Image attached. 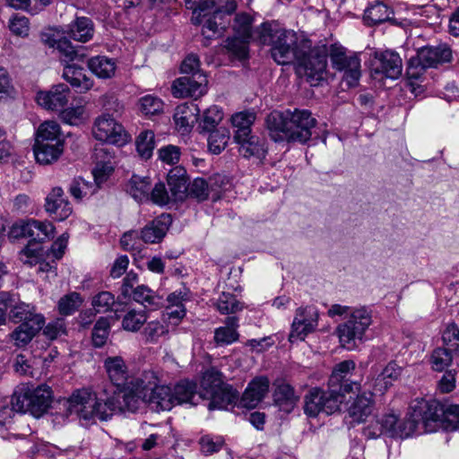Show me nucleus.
<instances>
[{
    "instance_id": "nucleus-1",
    "label": "nucleus",
    "mask_w": 459,
    "mask_h": 459,
    "mask_svg": "<svg viewBox=\"0 0 459 459\" xmlns=\"http://www.w3.org/2000/svg\"><path fill=\"white\" fill-rule=\"evenodd\" d=\"M266 127L274 142L306 143L311 138L316 119L307 109L273 111L266 117Z\"/></svg>"
},
{
    "instance_id": "nucleus-2",
    "label": "nucleus",
    "mask_w": 459,
    "mask_h": 459,
    "mask_svg": "<svg viewBox=\"0 0 459 459\" xmlns=\"http://www.w3.org/2000/svg\"><path fill=\"white\" fill-rule=\"evenodd\" d=\"M186 4L193 10L192 22L195 24L203 23V34L206 38L224 30L228 24L224 21L225 16L237 9L235 0H186Z\"/></svg>"
},
{
    "instance_id": "nucleus-3",
    "label": "nucleus",
    "mask_w": 459,
    "mask_h": 459,
    "mask_svg": "<svg viewBox=\"0 0 459 459\" xmlns=\"http://www.w3.org/2000/svg\"><path fill=\"white\" fill-rule=\"evenodd\" d=\"M201 387L203 401H209V410H224L238 400V393L231 385L225 384L222 374L213 368L204 373Z\"/></svg>"
},
{
    "instance_id": "nucleus-4",
    "label": "nucleus",
    "mask_w": 459,
    "mask_h": 459,
    "mask_svg": "<svg viewBox=\"0 0 459 459\" xmlns=\"http://www.w3.org/2000/svg\"><path fill=\"white\" fill-rule=\"evenodd\" d=\"M372 322V311L368 307H359L351 310L346 321L336 327L342 346L349 351L355 350L357 342H362Z\"/></svg>"
},
{
    "instance_id": "nucleus-5",
    "label": "nucleus",
    "mask_w": 459,
    "mask_h": 459,
    "mask_svg": "<svg viewBox=\"0 0 459 459\" xmlns=\"http://www.w3.org/2000/svg\"><path fill=\"white\" fill-rule=\"evenodd\" d=\"M345 401V394L329 385L327 390L313 387L304 396V412L311 418L321 412L330 415L341 411Z\"/></svg>"
},
{
    "instance_id": "nucleus-6",
    "label": "nucleus",
    "mask_w": 459,
    "mask_h": 459,
    "mask_svg": "<svg viewBox=\"0 0 459 459\" xmlns=\"http://www.w3.org/2000/svg\"><path fill=\"white\" fill-rule=\"evenodd\" d=\"M136 386L145 390V403L152 410L169 411L173 406L172 389L169 385H159V378L153 371H143L139 376Z\"/></svg>"
},
{
    "instance_id": "nucleus-7",
    "label": "nucleus",
    "mask_w": 459,
    "mask_h": 459,
    "mask_svg": "<svg viewBox=\"0 0 459 459\" xmlns=\"http://www.w3.org/2000/svg\"><path fill=\"white\" fill-rule=\"evenodd\" d=\"M66 415L76 414L80 419L90 420L98 418L107 420L110 418V411H101L98 398L86 389L75 391L72 396L64 402Z\"/></svg>"
},
{
    "instance_id": "nucleus-8",
    "label": "nucleus",
    "mask_w": 459,
    "mask_h": 459,
    "mask_svg": "<svg viewBox=\"0 0 459 459\" xmlns=\"http://www.w3.org/2000/svg\"><path fill=\"white\" fill-rule=\"evenodd\" d=\"M52 391L46 385L33 389L15 393L12 398L13 410L18 412H30L35 417L41 416L49 407Z\"/></svg>"
},
{
    "instance_id": "nucleus-9",
    "label": "nucleus",
    "mask_w": 459,
    "mask_h": 459,
    "mask_svg": "<svg viewBox=\"0 0 459 459\" xmlns=\"http://www.w3.org/2000/svg\"><path fill=\"white\" fill-rule=\"evenodd\" d=\"M452 50L446 45L426 47L421 48L415 57L408 63L406 74L410 79H419L426 68L437 67L443 63L450 62Z\"/></svg>"
},
{
    "instance_id": "nucleus-10",
    "label": "nucleus",
    "mask_w": 459,
    "mask_h": 459,
    "mask_svg": "<svg viewBox=\"0 0 459 459\" xmlns=\"http://www.w3.org/2000/svg\"><path fill=\"white\" fill-rule=\"evenodd\" d=\"M332 66L343 72V81L350 87L358 84L360 78V59L357 55H347V50L341 45L333 44L329 49Z\"/></svg>"
},
{
    "instance_id": "nucleus-11",
    "label": "nucleus",
    "mask_w": 459,
    "mask_h": 459,
    "mask_svg": "<svg viewBox=\"0 0 459 459\" xmlns=\"http://www.w3.org/2000/svg\"><path fill=\"white\" fill-rule=\"evenodd\" d=\"M319 313L314 306L299 307L290 325L289 341L290 342H301L314 333L318 327Z\"/></svg>"
},
{
    "instance_id": "nucleus-12",
    "label": "nucleus",
    "mask_w": 459,
    "mask_h": 459,
    "mask_svg": "<svg viewBox=\"0 0 459 459\" xmlns=\"http://www.w3.org/2000/svg\"><path fill=\"white\" fill-rule=\"evenodd\" d=\"M257 39L263 45L274 47H297L296 32L281 28L275 22H264L256 30Z\"/></svg>"
},
{
    "instance_id": "nucleus-13",
    "label": "nucleus",
    "mask_w": 459,
    "mask_h": 459,
    "mask_svg": "<svg viewBox=\"0 0 459 459\" xmlns=\"http://www.w3.org/2000/svg\"><path fill=\"white\" fill-rule=\"evenodd\" d=\"M93 134L97 140L109 144L124 145L129 140L122 125L109 115H103L96 120Z\"/></svg>"
},
{
    "instance_id": "nucleus-14",
    "label": "nucleus",
    "mask_w": 459,
    "mask_h": 459,
    "mask_svg": "<svg viewBox=\"0 0 459 459\" xmlns=\"http://www.w3.org/2000/svg\"><path fill=\"white\" fill-rule=\"evenodd\" d=\"M299 65L303 68L307 80L316 85L323 80L327 65V50L325 48H315L307 54L299 56Z\"/></svg>"
},
{
    "instance_id": "nucleus-15",
    "label": "nucleus",
    "mask_w": 459,
    "mask_h": 459,
    "mask_svg": "<svg viewBox=\"0 0 459 459\" xmlns=\"http://www.w3.org/2000/svg\"><path fill=\"white\" fill-rule=\"evenodd\" d=\"M355 370V362L353 360H344L338 363L329 378V385L337 388L345 395L355 393L359 390V384L351 379Z\"/></svg>"
},
{
    "instance_id": "nucleus-16",
    "label": "nucleus",
    "mask_w": 459,
    "mask_h": 459,
    "mask_svg": "<svg viewBox=\"0 0 459 459\" xmlns=\"http://www.w3.org/2000/svg\"><path fill=\"white\" fill-rule=\"evenodd\" d=\"M138 381L139 377H134L123 385V389L118 393L114 392L117 403L121 406V411H118V412H134L142 403H145V390L136 386Z\"/></svg>"
},
{
    "instance_id": "nucleus-17",
    "label": "nucleus",
    "mask_w": 459,
    "mask_h": 459,
    "mask_svg": "<svg viewBox=\"0 0 459 459\" xmlns=\"http://www.w3.org/2000/svg\"><path fill=\"white\" fill-rule=\"evenodd\" d=\"M95 167L92 170L94 182L100 186L114 170V151L105 144L96 146L93 152Z\"/></svg>"
},
{
    "instance_id": "nucleus-18",
    "label": "nucleus",
    "mask_w": 459,
    "mask_h": 459,
    "mask_svg": "<svg viewBox=\"0 0 459 459\" xmlns=\"http://www.w3.org/2000/svg\"><path fill=\"white\" fill-rule=\"evenodd\" d=\"M376 62L372 72L390 79H397L402 74L403 64L398 54L393 51L376 53Z\"/></svg>"
},
{
    "instance_id": "nucleus-19",
    "label": "nucleus",
    "mask_w": 459,
    "mask_h": 459,
    "mask_svg": "<svg viewBox=\"0 0 459 459\" xmlns=\"http://www.w3.org/2000/svg\"><path fill=\"white\" fill-rule=\"evenodd\" d=\"M206 82L204 74L183 76L173 82L172 93L177 98H197L204 93Z\"/></svg>"
},
{
    "instance_id": "nucleus-20",
    "label": "nucleus",
    "mask_w": 459,
    "mask_h": 459,
    "mask_svg": "<svg viewBox=\"0 0 459 459\" xmlns=\"http://www.w3.org/2000/svg\"><path fill=\"white\" fill-rule=\"evenodd\" d=\"M269 386L270 381L267 377H255L243 393L239 405L247 409L255 408L268 394Z\"/></svg>"
},
{
    "instance_id": "nucleus-21",
    "label": "nucleus",
    "mask_w": 459,
    "mask_h": 459,
    "mask_svg": "<svg viewBox=\"0 0 459 459\" xmlns=\"http://www.w3.org/2000/svg\"><path fill=\"white\" fill-rule=\"evenodd\" d=\"M70 90L65 84L53 86L48 91H39L37 94V102L48 110H61L68 102Z\"/></svg>"
},
{
    "instance_id": "nucleus-22",
    "label": "nucleus",
    "mask_w": 459,
    "mask_h": 459,
    "mask_svg": "<svg viewBox=\"0 0 459 459\" xmlns=\"http://www.w3.org/2000/svg\"><path fill=\"white\" fill-rule=\"evenodd\" d=\"M171 222V216L162 213L142 229L140 238L147 244L160 243L166 236Z\"/></svg>"
},
{
    "instance_id": "nucleus-23",
    "label": "nucleus",
    "mask_w": 459,
    "mask_h": 459,
    "mask_svg": "<svg viewBox=\"0 0 459 459\" xmlns=\"http://www.w3.org/2000/svg\"><path fill=\"white\" fill-rule=\"evenodd\" d=\"M46 211L57 221H65L73 212L68 200L64 196L61 187H54L46 197Z\"/></svg>"
},
{
    "instance_id": "nucleus-24",
    "label": "nucleus",
    "mask_w": 459,
    "mask_h": 459,
    "mask_svg": "<svg viewBox=\"0 0 459 459\" xmlns=\"http://www.w3.org/2000/svg\"><path fill=\"white\" fill-rule=\"evenodd\" d=\"M410 409L413 411V416L418 418V422H422L426 426L429 422L445 420L446 409L437 403H429L424 399L415 400Z\"/></svg>"
},
{
    "instance_id": "nucleus-25",
    "label": "nucleus",
    "mask_w": 459,
    "mask_h": 459,
    "mask_svg": "<svg viewBox=\"0 0 459 459\" xmlns=\"http://www.w3.org/2000/svg\"><path fill=\"white\" fill-rule=\"evenodd\" d=\"M95 32L94 23L88 17H76L66 25L64 33L71 39L86 43L92 39Z\"/></svg>"
},
{
    "instance_id": "nucleus-26",
    "label": "nucleus",
    "mask_w": 459,
    "mask_h": 459,
    "mask_svg": "<svg viewBox=\"0 0 459 459\" xmlns=\"http://www.w3.org/2000/svg\"><path fill=\"white\" fill-rule=\"evenodd\" d=\"M373 406V394L371 392H364L358 394L346 410L354 422L360 423L365 421L372 413Z\"/></svg>"
},
{
    "instance_id": "nucleus-27",
    "label": "nucleus",
    "mask_w": 459,
    "mask_h": 459,
    "mask_svg": "<svg viewBox=\"0 0 459 459\" xmlns=\"http://www.w3.org/2000/svg\"><path fill=\"white\" fill-rule=\"evenodd\" d=\"M275 389L273 394V403L286 413H290L299 400L294 388L284 381H279L274 384Z\"/></svg>"
},
{
    "instance_id": "nucleus-28",
    "label": "nucleus",
    "mask_w": 459,
    "mask_h": 459,
    "mask_svg": "<svg viewBox=\"0 0 459 459\" xmlns=\"http://www.w3.org/2000/svg\"><path fill=\"white\" fill-rule=\"evenodd\" d=\"M200 108L194 102L185 103L177 107L174 121L178 131L188 133L198 119Z\"/></svg>"
},
{
    "instance_id": "nucleus-29",
    "label": "nucleus",
    "mask_w": 459,
    "mask_h": 459,
    "mask_svg": "<svg viewBox=\"0 0 459 459\" xmlns=\"http://www.w3.org/2000/svg\"><path fill=\"white\" fill-rule=\"evenodd\" d=\"M197 385L194 382L183 380L172 389L173 404L189 403L196 405L203 401L202 391L196 392Z\"/></svg>"
},
{
    "instance_id": "nucleus-30",
    "label": "nucleus",
    "mask_w": 459,
    "mask_h": 459,
    "mask_svg": "<svg viewBox=\"0 0 459 459\" xmlns=\"http://www.w3.org/2000/svg\"><path fill=\"white\" fill-rule=\"evenodd\" d=\"M168 185L173 200H183L187 195L188 179L182 167L171 169L168 174Z\"/></svg>"
},
{
    "instance_id": "nucleus-31",
    "label": "nucleus",
    "mask_w": 459,
    "mask_h": 459,
    "mask_svg": "<svg viewBox=\"0 0 459 459\" xmlns=\"http://www.w3.org/2000/svg\"><path fill=\"white\" fill-rule=\"evenodd\" d=\"M45 324L43 316H35L26 323H22L12 333V338L15 341L17 346L28 344Z\"/></svg>"
},
{
    "instance_id": "nucleus-32",
    "label": "nucleus",
    "mask_w": 459,
    "mask_h": 459,
    "mask_svg": "<svg viewBox=\"0 0 459 459\" xmlns=\"http://www.w3.org/2000/svg\"><path fill=\"white\" fill-rule=\"evenodd\" d=\"M234 140L238 144V152L243 157H256L258 159L264 157L266 152L265 143L260 137L248 134L247 137Z\"/></svg>"
},
{
    "instance_id": "nucleus-33",
    "label": "nucleus",
    "mask_w": 459,
    "mask_h": 459,
    "mask_svg": "<svg viewBox=\"0 0 459 459\" xmlns=\"http://www.w3.org/2000/svg\"><path fill=\"white\" fill-rule=\"evenodd\" d=\"M104 368L108 378L117 388L122 387L127 382V368L122 357H108L104 360Z\"/></svg>"
},
{
    "instance_id": "nucleus-34",
    "label": "nucleus",
    "mask_w": 459,
    "mask_h": 459,
    "mask_svg": "<svg viewBox=\"0 0 459 459\" xmlns=\"http://www.w3.org/2000/svg\"><path fill=\"white\" fill-rule=\"evenodd\" d=\"M35 142L64 145L65 140L59 124L54 120L41 123L36 131Z\"/></svg>"
},
{
    "instance_id": "nucleus-35",
    "label": "nucleus",
    "mask_w": 459,
    "mask_h": 459,
    "mask_svg": "<svg viewBox=\"0 0 459 459\" xmlns=\"http://www.w3.org/2000/svg\"><path fill=\"white\" fill-rule=\"evenodd\" d=\"M64 145L35 142L33 152L36 160L43 165L51 164L63 153Z\"/></svg>"
},
{
    "instance_id": "nucleus-36",
    "label": "nucleus",
    "mask_w": 459,
    "mask_h": 459,
    "mask_svg": "<svg viewBox=\"0 0 459 459\" xmlns=\"http://www.w3.org/2000/svg\"><path fill=\"white\" fill-rule=\"evenodd\" d=\"M238 326L237 316H229L225 319V326L219 327L214 332V341L219 345H228L238 339L237 328Z\"/></svg>"
},
{
    "instance_id": "nucleus-37",
    "label": "nucleus",
    "mask_w": 459,
    "mask_h": 459,
    "mask_svg": "<svg viewBox=\"0 0 459 459\" xmlns=\"http://www.w3.org/2000/svg\"><path fill=\"white\" fill-rule=\"evenodd\" d=\"M151 181L149 178L134 175L127 184V192L137 202L150 200Z\"/></svg>"
},
{
    "instance_id": "nucleus-38",
    "label": "nucleus",
    "mask_w": 459,
    "mask_h": 459,
    "mask_svg": "<svg viewBox=\"0 0 459 459\" xmlns=\"http://www.w3.org/2000/svg\"><path fill=\"white\" fill-rule=\"evenodd\" d=\"M88 66L93 74L103 79L111 78L117 69L114 59L104 56H97L91 58L88 61Z\"/></svg>"
},
{
    "instance_id": "nucleus-39",
    "label": "nucleus",
    "mask_w": 459,
    "mask_h": 459,
    "mask_svg": "<svg viewBox=\"0 0 459 459\" xmlns=\"http://www.w3.org/2000/svg\"><path fill=\"white\" fill-rule=\"evenodd\" d=\"M63 77L72 86L87 91L92 86L91 81L86 76L83 69L75 65H67L64 68Z\"/></svg>"
},
{
    "instance_id": "nucleus-40",
    "label": "nucleus",
    "mask_w": 459,
    "mask_h": 459,
    "mask_svg": "<svg viewBox=\"0 0 459 459\" xmlns=\"http://www.w3.org/2000/svg\"><path fill=\"white\" fill-rule=\"evenodd\" d=\"M148 316L143 309H128L122 317L121 327L130 333H137L147 322Z\"/></svg>"
},
{
    "instance_id": "nucleus-41",
    "label": "nucleus",
    "mask_w": 459,
    "mask_h": 459,
    "mask_svg": "<svg viewBox=\"0 0 459 459\" xmlns=\"http://www.w3.org/2000/svg\"><path fill=\"white\" fill-rule=\"evenodd\" d=\"M392 11L382 2L376 1L364 12V21L369 25H376L389 20Z\"/></svg>"
},
{
    "instance_id": "nucleus-42",
    "label": "nucleus",
    "mask_w": 459,
    "mask_h": 459,
    "mask_svg": "<svg viewBox=\"0 0 459 459\" xmlns=\"http://www.w3.org/2000/svg\"><path fill=\"white\" fill-rule=\"evenodd\" d=\"M402 372V368L395 362H389L376 379V388L377 391L384 393L397 380Z\"/></svg>"
},
{
    "instance_id": "nucleus-43",
    "label": "nucleus",
    "mask_w": 459,
    "mask_h": 459,
    "mask_svg": "<svg viewBox=\"0 0 459 459\" xmlns=\"http://www.w3.org/2000/svg\"><path fill=\"white\" fill-rule=\"evenodd\" d=\"M255 119V115L253 112H239L233 115L231 117V123L236 129L234 139L247 137L248 134H251L250 127Z\"/></svg>"
},
{
    "instance_id": "nucleus-44",
    "label": "nucleus",
    "mask_w": 459,
    "mask_h": 459,
    "mask_svg": "<svg viewBox=\"0 0 459 459\" xmlns=\"http://www.w3.org/2000/svg\"><path fill=\"white\" fill-rule=\"evenodd\" d=\"M110 328L111 325L109 317L100 316L97 320L91 333V340L94 347L101 348L106 344L109 336Z\"/></svg>"
},
{
    "instance_id": "nucleus-45",
    "label": "nucleus",
    "mask_w": 459,
    "mask_h": 459,
    "mask_svg": "<svg viewBox=\"0 0 459 459\" xmlns=\"http://www.w3.org/2000/svg\"><path fill=\"white\" fill-rule=\"evenodd\" d=\"M133 299L144 307L156 308L162 304V299L144 285H139L133 290Z\"/></svg>"
},
{
    "instance_id": "nucleus-46",
    "label": "nucleus",
    "mask_w": 459,
    "mask_h": 459,
    "mask_svg": "<svg viewBox=\"0 0 459 459\" xmlns=\"http://www.w3.org/2000/svg\"><path fill=\"white\" fill-rule=\"evenodd\" d=\"M209 132V151L213 154H220L228 144V142L230 140V131L225 127H220Z\"/></svg>"
},
{
    "instance_id": "nucleus-47",
    "label": "nucleus",
    "mask_w": 459,
    "mask_h": 459,
    "mask_svg": "<svg viewBox=\"0 0 459 459\" xmlns=\"http://www.w3.org/2000/svg\"><path fill=\"white\" fill-rule=\"evenodd\" d=\"M82 302L83 299L78 292H70L58 300V312L62 316H70L79 309Z\"/></svg>"
},
{
    "instance_id": "nucleus-48",
    "label": "nucleus",
    "mask_w": 459,
    "mask_h": 459,
    "mask_svg": "<svg viewBox=\"0 0 459 459\" xmlns=\"http://www.w3.org/2000/svg\"><path fill=\"white\" fill-rule=\"evenodd\" d=\"M215 306L218 311L223 315L237 313L244 307L236 296L229 292H222L218 298Z\"/></svg>"
},
{
    "instance_id": "nucleus-49",
    "label": "nucleus",
    "mask_w": 459,
    "mask_h": 459,
    "mask_svg": "<svg viewBox=\"0 0 459 459\" xmlns=\"http://www.w3.org/2000/svg\"><path fill=\"white\" fill-rule=\"evenodd\" d=\"M136 150L139 155L148 160L152 157L155 146L154 134L152 131H143L136 138Z\"/></svg>"
},
{
    "instance_id": "nucleus-50",
    "label": "nucleus",
    "mask_w": 459,
    "mask_h": 459,
    "mask_svg": "<svg viewBox=\"0 0 459 459\" xmlns=\"http://www.w3.org/2000/svg\"><path fill=\"white\" fill-rule=\"evenodd\" d=\"M249 40L250 39L235 35L226 40L225 48L238 59H244L248 54Z\"/></svg>"
},
{
    "instance_id": "nucleus-51",
    "label": "nucleus",
    "mask_w": 459,
    "mask_h": 459,
    "mask_svg": "<svg viewBox=\"0 0 459 459\" xmlns=\"http://www.w3.org/2000/svg\"><path fill=\"white\" fill-rule=\"evenodd\" d=\"M35 316H42L34 312V307L24 302H19L16 298V304L10 310V317L16 323H26Z\"/></svg>"
},
{
    "instance_id": "nucleus-52",
    "label": "nucleus",
    "mask_w": 459,
    "mask_h": 459,
    "mask_svg": "<svg viewBox=\"0 0 459 459\" xmlns=\"http://www.w3.org/2000/svg\"><path fill=\"white\" fill-rule=\"evenodd\" d=\"M42 257V248L37 243L30 242L19 253V258L22 263L29 266H33L39 264Z\"/></svg>"
},
{
    "instance_id": "nucleus-53",
    "label": "nucleus",
    "mask_w": 459,
    "mask_h": 459,
    "mask_svg": "<svg viewBox=\"0 0 459 459\" xmlns=\"http://www.w3.org/2000/svg\"><path fill=\"white\" fill-rule=\"evenodd\" d=\"M271 54L279 65H288L299 58L297 47H274L272 48Z\"/></svg>"
},
{
    "instance_id": "nucleus-54",
    "label": "nucleus",
    "mask_w": 459,
    "mask_h": 459,
    "mask_svg": "<svg viewBox=\"0 0 459 459\" xmlns=\"http://www.w3.org/2000/svg\"><path fill=\"white\" fill-rule=\"evenodd\" d=\"M252 22L251 15L247 13H239L235 16L233 22V30L236 35L251 39L252 37Z\"/></svg>"
},
{
    "instance_id": "nucleus-55",
    "label": "nucleus",
    "mask_w": 459,
    "mask_h": 459,
    "mask_svg": "<svg viewBox=\"0 0 459 459\" xmlns=\"http://www.w3.org/2000/svg\"><path fill=\"white\" fill-rule=\"evenodd\" d=\"M418 418L413 416V411L411 410L409 415L403 420H398L396 425L395 437L406 438L411 437L417 429Z\"/></svg>"
},
{
    "instance_id": "nucleus-56",
    "label": "nucleus",
    "mask_w": 459,
    "mask_h": 459,
    "mask_svg": "<svg viewBox=\"0 0 459 459\" xmlns=\"http://www.w3.org/2000/svg\"><path fill=\"white\" fill-rule=\"evenodd\" d=\"M432 368L442 371L447 368L453 360V353L448 348H437L431 354Z\"/></svg>"
},
{
    "instance_id": "nucleus-57",
    "label": "nucleus",
    "mask_w": 459,
    "mask_h": 459,
    "mask_svg": "<svg viewBox=\"0 0 459 459\" xmlns=\"http://www.w3.org/2000/svg\"><path fill=\"white\" fill-rule=\"evenodd\" d=\"M116 303L115 296L109 291H101L92 299L91 305L95 313H106L112 310Z\"/></svg>"
},
{
    "instance_id": "nucleus-58",
    "label": "nucleus",
    "mask_w": 459,
    "mask_h": 459,
    "mask_svg": "<svg viewBox=\"0 0 459 459\" xmlns=\"http://www.w3.org/2000/svg\"><path fill=\"white\" fill-rule=\"evenodd\" d=\"M169 333L168 326L159 321H151L143 328V335L146 342H157L159 338Z\"/></svg>"
},
{
    "instance_id": "nucleus-59",
    "label": "nucleus",
    "mask_w": 459,
    "mask_h": 459,
    "mask_svg": "<svg viewBox=\"0 0 459 459\" xmlns=\"http://www.w3.org/2000/svg\"><path fill=\"white\" fill-rule=\"evenodd\" d=\"M222 117L223 115L221 109L216 106H212L204 112L200 126L203 131L206 132L215 130V127L222 120Z\"/></svg>"
},
{
    "instance_id": "nucleus-60",
    "label": "nucleus",
    "mask_w": 459,
    "mask_h": 459,
    "mask_svg": "<svg viewBox=\"0 0 459 459\" xmlns=\"http://www.w3.org/2000/svg\"><path fill=\"white\" fill-rule=\"evenodd\" d=\"M140 108L145 116H153L162 112V100L152 95H146L140 99Z\"/></svg>"
},
{
    "instance_id": "nucleus-61",
    "label": "nucleus",
    "mask_w": 459,
    "mask_h": 459,
    "mask_svg": "<svg viewBox=\"0 0 459 459\" xmlns=\"http://www.w3.org/2000/svg\"><path fill=\"white\" fill-rule=\"evenodd\" d=\"M187 195L198 201L206 200L210 196L209 185L206 179L197 178L188 186Z\"/></svg>"
},
{
    "instance_id": "nucleus-62",
    "label": "nucleus",
    "mask_w": 459,
    "mask_h": 459,
    "mask_svg": "<svg viewBox=\"0 0 459 459\" xmlns=\"http://www.w3.org/2000/svg\"><path fill=\"white\" fill-rule=\"evenodd\" d=\"M57 50L67 59V61H74L83 57V55L79 53L80 50L77 49L66 38L58 39Z\"/></svg>"
},
{
    "instance_id": "nucleus-63",
    "label": "nucleus",
    "mask_w": 459,
    "mask_h": 459,
    "mask_svg": "<svg viewBox=\"0 0 459 459\" xmlns=\"http://www.w3.org/2000/svg\"><path fill=\"white\" fill-rule=\"evenodd\" d=\"M380 422V426H378L379 429L377 432H375V435H387L391 437H395L396 425L398 423V419L394 414H387L383 416L378 420Z\"/></svg>"
},
{
    "instance_id": "nucleus-64",
    "label": "nucleus",
    "mask_w": 459,
    "mask_h": 459,
    "mask_svg": "<svg viewBox=\"0 0 459 459\" xmlns=\"http://www.w3.org/2000/svg\"><path fill=\"white\" fill-rule=\"evenodd\" d=\"M44 335L49 340H55L66 333L65 322L62 318H57L49 322L43 330Z\"/></svg>"
}]
</instances>
